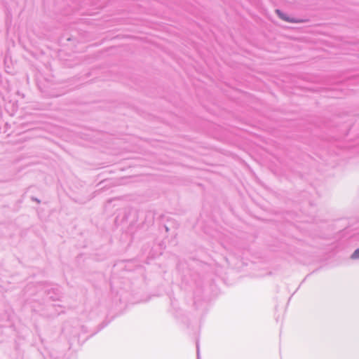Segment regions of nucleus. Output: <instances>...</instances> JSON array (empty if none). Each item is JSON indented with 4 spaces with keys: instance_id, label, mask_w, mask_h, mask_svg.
<instances>
[{
    "instance_id": "nucleus-1",
    "label": "nucleus",
    "mask_w": 359,
    "mask_h": 359,
    "mask_svg": "<svg viewBox=\"0 0 359 359\" xmlns=\"http://www.w3.org/2000/svg\"><path fill=\"white\" fill-rule=\"evenodd\" d=\"M276 13L279 15L280 18L283 19L285 21L292 22V20H289L287 18H286L279 10L276 11Z\"/></svg>"
},
{
    "instance_id": "nucleus-2",
    "label": "nucleus",
    "mask_w": 359,
    "mask_h": 359,
    "mask_svg": "<svg viewBox=\"0 0 359 359\" xmlns=\"http://www.w3.org/2000/svg\"><path fill=\"white\" fill-rule=\"evenodd\" d=\"M276 13L279 15L280 18L283 19L285 21L292 22V20H289L287 18H286L279 10L276 11Z\"/></svg>"
},
{
    "instance_id": "nucleus-3",
    "label": "nucleus",
    "mask_w": 359,
    "mask_h": 359,
    "mask_svg": "<svg viewBox=\"0 0 359 359\" xmlns=\"http://www.w3.org/2000/svg\"><path fill=\"white\" fill-rule=\"evenodd\" d=\"M359 258V248L355 250L351 255V259H356Z\"/></svg>"
}]
</instances>
